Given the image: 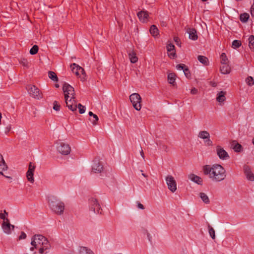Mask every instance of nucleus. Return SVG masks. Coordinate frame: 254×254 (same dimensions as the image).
I'll return each instance as SVG.
<instances>
[{"label":"nucleus","mask_w":254,"mask_h":254,"mask_svg":"<svg viewBox=\"0 0 254 254\" xmlns=\"http://www.w3.org/2000/svg\"><path fill=\"white\" fill-rule=\"evenodd\" d=\"M203 173L205 175H208L209 178L215 182H219L223 181L226 177V170L220 164H215L212 166L205 165L203 167Z\"/></svg>","instance_id":"1"},{"label":"nucleus","mask_w":254,"mask_h":254,"mask_svg":"<svg viewBox=\"0 0 254 254\" xmlns=\"http://www.w3.org/2000/svg\"><path fill=\"white\" fill-rule=\"evenodd\" d=\"M49 205L51 209L58 215L63 214L64 210V204L63 202L54 196L48 197Z\"/></svg>","instance_id":"2"},{"label":"nucleus","mask_w":254,"mask_h":254,"mask_svg":"<svg viewBox=\"0 0 254 254\" xmlns=\"http://www.w3.org/2000/svg\"><path fill=\"white\" fill-rule=\"evenodd\" d=\"M58 151L64 155L69 154L71 151V148L68 144L65 143L61 140L56 143Z\"/></svg>","instance_id":"3"},{"label":"nucleus","mask_w":254,"mask_h":254,"mask_svg":"<svg viewBox=\"0 0 254 254\" xmlns=\"http://www.w3.org/2000/svg\"><path fill=\"white\" fill-rule=\"evenodd\" d=\"M129 99L134 108L137 111H139L141 109L140 96L138 93H133L130 95Z\"/></svg>","instance_id":"4"},{"label":"nucleus","mask_w":254,"mask_h":254,"mask_svg":"<svg viewBox=\"0 0 254 254\" xmlns=\"http://www.w3.org/2000/svg\"><path fill=\"white\" fill-rule=\"evenodd\" d=\"M90 210L95 213L101 214L102 209L97 199L92 197L89 199Z\"/></svg>","instance_id":"5"},{"label":"nucleus","mask_w":254,"mask_h":254,"mask_svg":"<svg viewBox=\"0 0 254 254\" xmlns=\"http://www.w3.org/2000/svg\"><path fill=\"white\" fill-rule=\"evenodd\" d=\"M26 89L32 97L37 99L42 98V95L39 89L35 85H29L27 86Z\"/></svg>","instance_id":"6"},{"label":"nucleus","mask_w":254,"mask_h":254,"mask_svg":"<svg viewBox=\"0 0 254 254\" xmlns=\"http://www.w3.org/2000/svg\"><path fill=\"white\" fill-rule=\"evenodd\" d=\"M92 172L94 173H104V167L102 162L98 159L95 158L92 165Z\"/></svg>","instance_id":"7"},{"label":"nucleus","mask_w":254,"mask_h":254,"mask_svg":"<svg viewBox=\"0 0 254 254\" xmlns=\"http://www.w3.org/2000/svg\"><path fill=\"white\" fill-rule=\"evenodd\" d=\"M165 180L169 190L172 192H174L177 190V183L174 177L169 175L166 177Z\"/></svg>","instance_id":"8"},{"label":"nucleus","mask_w":254,"mask_h":254,"mask_svg":"<svg viewBox=\"0 0 254 254\" xmlns=\"http://www.w3.org/2000/svg\"><path fill=\"white\" fill-rule=\"evenodd\" d=\"M63 90L64 93V97L66 95L69 97V95H71V99H75L74 89L68 83H64L63 85Z\"/></svg>","instance_id":"9"},{"label":"nucleus","mask_w":254,"mask_h":254,"mask_svg":"<svg viewBox=\"0 0 254 254\" xmlns=\"http://www.w3.org/2000/svg\"><path fill=\"white\" fill-rule=\"evenodd\" d=\"M217 155L219 158L223 160H226L230 158V156L227 152L220 146H217L216 147Z\"/></svg>","instance_id":"10"},{"label":"nucleus","mask_w":254,"mask_h":254,"mask_svg":"<svg viewBox=\"0 0 254 254\" xmlns=\"http://www.w3.org/2000/svg\"><path fill=\"white\" fill-rule=\"evenodd\" d=\"M35 169V166L30 162L29 164L28 170L26 173V177L29 182L31 183H33L34 182V178L33 177L34 172Z\"/></svg>","instance_id":"11"},{"label":"nucleus","mask_w":254,"mask_h":254,"mask_svg":"<svg viewBox=\"0 0 254 254\" xmlns=\"http://www.w3.org/2000/svg\"><path fill=\"white\" fill-rule=\"evenodd\" d=\"M69 96L67 95L65 97V100L66 106L68 107L69 109L71 111L74 112L77 110V105L76 104V101L74 99H70L68 100Z\"/></svg>","instance_id":"12"},{"label":"nucleus","mask_w":254,"mask_h":254,"mask_svg":"<svg viewBox=\"0 0 254 254\" xmlns=\"http://www.w3.org/2000/svg\"><path fill=\"white\" fill-rule=\"evenodd\" d=\"M51 248V244L47 240L45 242L42 243L41 248L39 250V253L40 254H46Z\"/></svg>","instance_id":"13"},{"label":"nucleus","mask_w":254,"mask_h":254,"mask_svg":"<svg viewBox=\"0 0 254 254\" xmlns=\"http://www.w3.org/2000/svg\"><path fill=\"white\" fill-rule=\"evenodd\" d=\"M244 170L247 179L249 181H254V174L252 172L250 167L245 165Z\"/></svg>","instance_id":"14"},{"label":"nucleus","mask_w":254,"mask_h":254,"mask_svg":"<svg viewBox=\"0 0 254 254\" xmlns=\"http://www.w3.org/2000/svg\"><path fill=\"white\" fill-rule=\"evenodd\" d=\"M7 166L3 159L2 155L0 153V174L7 178H11L10 177L6 176L3 174L2 171L7 170Z\"/></svg>","instance_id":"15"},{"label":"nucleus","mask_w":254,"mask_h":254,"mask_svg":"<svg viewBox=\"0 0 254 254\" xmlns=\"http://www.w3.org/2000/svg\"><path fill=\"white\" fill-rule=\"evenodd\" d=\"M187 32L189 34V37L190 39L192 40H196L198 36L196 34V31L194 28H188L187 29Z\"/></svg>","instance_id":"16"},{"label":"nucleus","mask_w":254,"mask_h":254,"mask_svg":"<svg viewBox=\"0 0 254 254\" xmlns=\"http://www.w3.org/2000/svg\"><path fill=\"white\" fill-rule=\"evenodd\" d=\"M188 178L191 181L197 184L198 185H201L202 179L199 176H196L193 174H190L188 175Z\"/></svg>","instance_id":"17"},{"label":"nucleus","mask_w":254,"mask_h":254,"mask_svg":"<svg viewBox=\"0 0 254 254\" xmlns=\"http://www.w3.org/2000/svg\"><path fill=\"white\" fill-rule=\"evenodd\" d=\"M11 224L9 223V221L8 219H6V222L3 221L2 224V228L4 233L7 234H10L11 233Z\"/></svg>","instance_id":"18"},{"label":"nucleus","mask_w":254,"mask_h":254,"mask_svg":"<svg viewBox=\"0 0 254 254\" xmlns=\"http://www.w3.org/2000/svg\"><path fill=\"white\" fill-rule=\"evenodd\" d=\"M137 16L141 22H146L147 21L148 14L146 11H140L138 12Z\"/></svg>","instance_id":"19"},{"label":"nucleus","mask_w":254,"mask_h":254,"mask_svg":"<svg viewBox=\"0 0 254 254\" xmlns=\"http://www.w3.org/2000/svg\"><path fill=\"white\" fill-rule=\"evenodd\" d=\"M168 56L171 58H174L176 55L175 46L172 44H169L167 46Z\"/></svg>","instance_id":"20"},{"label":"nucleus","mask_w":254,"mask_h":254,"mask_svg":"<svg viewBox=\"0 0 254 254\" xmlns=\"http://www.w3.org/2000/svg\"><path fill=\"white\" fill-rule=\"evenodd\" d=\"M34 239L36 240L37 244H39L40 246L41 245L42 243L45 242L48 240L47 238H46L45 237L40 234L34 235Z\"/></svg>","instance_id":"21"},{"label":"nucleus","mask_w":254,"mask_h":254,"mask_svg":"<svg viewBox=\"0 0 254 254\" xmlns=\"http://www.w3.org/2000/svg\"><path fill=\"white\" fill-rule=\"evenodd\" d=\"M220 71L222 74H228L231 72V67L227 64H221Z\"/></svg>","instance_id":"22"},{"label":"nucleus","mask_w":254,"mask_h":254,"mask_svg":"<svg viewBox=\"0 0 254 254\" xmlns=\"http://www.w3.org/2000/svg\"><path fill=\"white\" fill-rule=\"evenodd\" d=\"M231 146L234 151L236 152H240L242 150V145L236 140H234L232 142Z\"/></svg>","instance_id":"23"},{"label":"nucleus","mask_w":254,"mask_h":254,"mask_svg":"<svg viewBox=\"0 0 254 254\" xmlns=\"http://www.w3.org/2000/svg\"><path fill=\"white\" fill-rule=\"evenodd\" d=\"M226 92L224 91H220L219 92L217 95L216 97V100L217 102L219 103H223L225 100Z\"/></svg>","instance_id":"24"},{"label":"nucleus","mask_w":254,"mask_h":254,"mask_svg":"<svg viewBox=\"0 0 254 254\" xmlns=\"http://www.w3.org/2000/svg\"><path fill=\"white\" fill-rule=\"evenodd\" d=\"M79 254H94V253L87 247H81L79 249Z\"/></svg>","instance_id":"25"},{"label":"nucleus","mask_w":254,"mask_h":254,"mask_svg":"<svg viewBox=\"0 0 254 254\" xmlns=\"http://www.w3.org/2000/svg\"><path fill=\"white\" fill-rule=\"evenodd\" d=\"M197 60L200 63L204 65H207L209 64L208 58L205 56L199 55L197 57Z\"/></svg>","instance_id":"26"},{"label":"nucleus","mask_w":254,"mask_h":254,"mask_svg":"<svg viewBox=\"0 0 254 254\" xmlns=\"http://www.w3.org/2000/svg\"><path fill=\"white\" fill-rule=\"evenodd\" d=\"M199 195L204 203L205 204H209L210 203L209 198L206 193L204 192H200Z\"/></svg>","instance_id":"27"},{"label":"nucleus","mask_w":254,"mask_h":254,"mask_svg":"<svg viewBox=\"0 0 254 254\" xmlns=\"http://www.w3.org/2000/svg\"><path fill=\"white\" fill-rule=\"evenodd\" d=\"M198 136L199 138H202L203 139H205L208 138H210L209 133L207 131H200L198 135Z\"/></svg>","instance_id":"28"},{"label":"nucleus","mask_w":254,"mask_h":254,"mask_svg":"<svg viewBox=\"0 0 254 254\" xmlns=\"http://www.w3.org/2000/svg\"><path fill=\"white\" fill-rule=\"evenodd\" d=\"M150 33L154 37L157 36L159 34L158 29L155 25H152L151 26L150 29Z\"/></svg>","instance_id":"29"},{"label":"nucleus","mask_w":254,"mask_h":254,"mask_svg":"<svg viewBox=\"0 0 254 254\" xmlns=\"http://www.w3.org/2000/svg\"><path fill=\"white\" fill-rule=\"evenodd\" d=\"M249 47L254 52V35H251L249 39Z\"/></svg>","instance_id":"30"},{"label":"nucleus","mask_w":254,"mask_h":254,"mask_svg":"<svg viewBox=\"0 0 254 254\" xmlns=\"http://www.w3.org/2000/svg\"><path fill=\"white\" fill-rule=\"evenodd\" d=\"M129 58L131 63L134 64L137 62L138 58L136 56L135 53L133 52H130L128 54Z\"/></svg>","instance_id":"31"},{"label":"nucleus","mask_w":254,"mask_h":254,"mask_svg":"<svg viewBox=\"0 0 254 254\" xmlns=\"http://www.w3.org/2000/svg\"><path fill=\"white\" fill-rule=\"evenodd\" d=\"M176 75L175 73H171L168 75V80L170 84L174 85L175 82Z\"/></svg>","instance_id":"32"},{"label":"nucleus","mask_w":254,"mask_h":254,"mask_svg":"<svg viewBox=\"0 0 254 254\" xmlns=\"http://www.w3.org/2000/svg\"><path fill=\"white\" fill-rule=\"evenodd\" d=\"M48 76L51 80H52L54 81H58V76L54 71H49L48 72Z\"/></svg>","instance_id":"33"},{"label":"nucleus","mask_w":254,"mask_h":254,"mask_svg":"<svg viewBox=\"0 0 254 254\" xmlns=\"http://www.w3.org/2000/svg\"><path fill=\"white\" fill-rule=\"evenodd\" d=\"M72 71L76 75H79L78 64L75 63L72 64L70 65Z\"/></svg>","instance_id":"34"},{"label":"nucleus","mask_w":254,"mask_h":254,"mask_svg":"<svg viewBox=\"0 0 254 254\" xmlns=\"http://www.w3.org/2000/svg\"><path fill=\"white\" fill-rule=\"evenodd\" d=\"M249 18V14L247 13H244L240 15V19L243 22H246Z\"/></svg>","instance_id":"35"},{"label":"nucleus","mask_w":254,"mask_h":254,"mask_svg":"<svg viewBox=\"0 0 254 254\" xmlns=\"http://www.w3.org/2000/svg\"><path fill=\"white\" fill-rule=\"evenodd\" d=\"M88 115L90 116H92V117L94 118V120L93 121L91 120V121L92 122V124L94 125H97V121H98L99 119H98V116L93 114L92 112L90 111L88 113Z\"/></svg>","instance_id":"36"},{"label":"nucleus","mask_w":254,"mask_h":254,"mask_svg":"<svg viewBox=\"0 0 254 254\" xmlns=\"http://www.w3.org/2000/svg\"><path fill=\"white\" fill-rule=\"evenodd\" d=\"M208 231H209V234L210 237L212 239H215V231L214 229L211 227L210 225H208Z\"/></svg>","instance_id":"37"},{"label":"nucleus","mask_w":254,"mask_h":254,"mask_svg":"<svg viewBox=\"0 0 254 254\" xmlns=\"http://www.w3.org/2000/svg\"><path fill=\"white\" fill-rule=\"evenodd\" d=\"M246 82L247 83V84L249 85V86H253V85H254V78L250 76H248L246 79Z\"/></svg>","instance_id":"38"},{"label":"nucleus","mask_w":254,"mask_h":254,"mask_svg":"<svg viewBox=\"0 0 254 254\" xmlns=\"http://www.w3.org/2000/svg\"><path fill=\"white\" fill-rule=\"evenodd\" d=\"M241 41L235 40L232 42V47L234 49L240 47L241 45Z\"/></svg>","instance_id":"39"},{"label":"nucleus","mask_w":254,"mask_h":254,"mask_svg":"<svg viewBox=\"0 0 254 254\" xmlns=\"http://www.w3.org/2000/svg\"><path fill=\"white\" fill-rule=\"evenodd\" d=\"M38 49L39 48L38 46H33L30 50V54L32 55L37 54L38 51Z\"/></svg>","instance_id":"40"},{"label":"nucleus","mask_w":254,"mask_h":254,"mask_svg":"<svg viewBox=\"0 0 254 254\" xmlns=\"http://www.w3.org/2000/svg\"><path fill=\"white\" fill-rule=\"evenodd\" d=\"M220 59L221 64H227L228 58L225 53H223L221 55Z\"/></svg>","instance_id":"41"},{"label":"nucleus","mask_w":254,"mask_h":254,"mask_svg":"<svg viewBox=\"0 0 254 254\" xmlns=\"http://www.w3.org/2000/svg\"><path fill=\"white\" fill-rule=\"evenodd\" d=\"M61 105L57 101H55L53 103V109L56 111H59Z\"/></svg>","instance_id":"42"},{"label":"nucleus","mask_w":254,"mask_h":254,"mask_svg":"<svg viewBox=\"0 0 254 254\" xmlns=\"http://www.w3.org/2000/svg\"><path fill=\"white\" fill-rule=\"evenodd\" d=\"M77 108H78L80 114H83L85 111V107L80 103L77 105Z\"/></svg>","instance_id":"43"},{"label":"nucleus","mask_w":254,"mask_h":254,"mask_svg":"<svg viewBox=\"0 0 254 254\" xmlns=\"http://www.w3.org/2000/svg\"><path fill=\"white\" fill-rule=\"evenodd\" d=\"M20 63L22 64L23 66L25 67L28 66V62L25 59H22L21 60Z\"/></svg>","instance_id":"44"},{"label":"nucleus","mask_w":254,"mask_h":254,"mask_svg":"<svg viewBox=\"0 0 254 254\" xmlns=\"http://www.w3.org/2000/svg\"><path fill=\"white\" fill-rule=\"evenodd\" d=\"M187 66L184 64H179L177 65L176 68L178 70H183L185 69V68H186Z\"/></svg>","instance_id":"45"},{"label":"nucleus","mask_w":254,"mask_h":254,"mask_svg":"<svg viewBox=\"0 0 254 254\" xmlns=\"http://www.w3.org/2000/svg\"><path fill=\"white\" fill-rule=\"evenodd\" d=\"M31 245L34 247H35V248H37V243L36 242V240L34 239V236L32 238V240L31 242Z\"/></svg>","instance_id":"46"},{"label":"nucleus","mask_w":254,"mask_h":254,"mask_svg":"<svg viewBox=\"0 0 254 254\" xmlns=\"http://www.w3.org/2000/svg\"><path fill=\"white\" fill-rule=\"evenodd\" d=\"M183 71L186 76L188 78L190 75V73L189 68L188 67L185 68Z\"/></svg>","instance_id":"47"},{"label":"nucleus","mask_w":254,"mask_h":254,"mask_svg":"<svg viewBox=\"0 0 254 254\" xmlns=\"http://www.w3.org/2000/svg\"><path fill=\"white\" fill-rule=\"evenodd\" d=\"M26 234L24 232H21L20 235L19 237V240L25 239L26 238Z\"/></svg>","instance_id":"48"},{"label":"nucleus","mask_w":254,"mask_h":254,"mask_svg":"<svg viewBox=\"0 0 254 254\" xmlns=\"http://www.w3.org/2000/svg\"><path fill=\"white\" fill-rule=\"evenodd\" d=\"M78 73L79 75L80 73L84 74L85 73L84 69L81 66L78 65Z\"/></svg>","instance_id":"49"},{"label":"nucleus","mask_w":254,"mask_h":254,"mask_svg":"<svg viewBox=\"0 0 254 254\" xmlns=\"http://www.w3.org/2000/svg\"><path fill=\"white\" fill-rule=\"evenodd\" d=\"M206 140L205 141V142L207 143V144L209 146L212 145V141L210 139V138L206 139Z\"/></svg>","instance_id":"50"},{"label":"nucleus","mask_w":254,"mask_h":254,"mask_svg":"<svg viewBox=\"0 0 254 254\" xmlns=\"http://www.w3.org/2000/svg\"><path fill=\"white\" fill-rule=\"evenodd\" d=\"M197 92H198V90L194 87L192 88L190 91L191 94H193V95L196 94L197 93Z\"/></svg>","instance_id":"51"},{"label":"nucleus","mask_w":254,"mask_h":254,"mask_svg":"<svg viewBox=\"0 0 254 254\" xmlns=\"http://www.w3.org/2000/svg\"><path fill=\"white\" fill-rule=\"evenodd\" d=\"M11 128V125H8L5 128V132L6 133H7L10 130Z\"/></svg>","instance_id":"52"},{"label":"nucleus","mask_w":254,"mask_h":254,"mask_svg":"<svg viewBox=\"0 0 254 254\" xmlns=\"http://www.w3.org/2000/svg\"><path fill=\"white\" fill-rule=\"evenodd\" d=\"M251 13L252 16L254 17V3L251 6Z\"/></svg>","instance_id":"53"},{"label":"nucleus","mask_w":254,"mask_h":254,"mask_svg":"<svg viewBox=\"0 0 254 254\" xmlns=\"http://www.w3.org/2000/svg\"><path fill=\"white\" fill-rule=\"evenodd\" d=\"M137 207L138 208L141 209H144V207L143 205L138 202H137Z\"/></svg>","instance_id":"54"},{"label":"nucleus","mask_w":254,"mask_h":254,"mask_svg":"<svg viewBox=\"0 0 254 254\" xmlns=\"http://www.w3.org/2000/svg\"><path fill=\"white\" fill-rule=\"evenodd\" d=\"M0 218L2 219H3L4 220V221H5V220L6 221V217H5V215L4 214H0Z\"/></svg>","instance_id":"55"},{"label":"nucleus","mask_w":254,"mask_h":254,"mask_svg":"<svg viewBox=\"0 0 254 254\" xmlns=\"http://www.w3.org/2000/svg\"><path fill=\"white\" fill-rule=\"evenodd\" d=\"M147 236L149 241L151 242V236L148 232H147Z\"/></svg>","instance_id":"56"},{"label":"nucleus","mask_w":254,"mask_h":254,"mask_svg":"<svg viewBox=\"0 0 254 254\" xmlns=\"http://www.w3.org/2000/svg\"><path fill=\"white\" fill-rule=\"evenodd\" d=\"M140 155L141 156H142V157L144 159V153H143V151L142 149V148H141V150L140 151Z\"/></svg>","instance_id":"57"},{"label":"nucleus","mask_w":254,"mask_h":254,"mask_svg":"<svg viewBox=\"0 0 254 254\" xmlns=\"http://www.w3.org/2000/svg\"><path fill=\"white\" fill-rule=\"evenodd\" d=\"M162 148L164 149L166 151H167V147L166 145H163Z\"/></svg>","instance_id":"58"},{"label":"nucleus","mask_w":254,"mask_h":254,"mask_svg":"<svg viewBox=\"0 0 254 254\" xmlns=\"http://www.w3.org/2000/svg\"><path fill=\"white\" fill-rule=\"evenodd\" d=\"M35 249H36V248H35V247L33 246V247H31V248H30V251H34V250Z\"/></svg>","instance_id":"59"},{"label":"nucleus","mask_w":254,"mask_h":254,"mask_svg":"<svg viewBox=\"0 0 254 254\" xmlns=\"http://www.w3.org/2000/svg\"><path fill=\"white\" fill-rule=\"evenodd\" d=\"M174 40L176 42H178L179 38L178 37H175Z\"/></svg>","instance_id":"60"},{"label":"nucleus","mask_w":254,"mask_h":254,"mask_svg":"<svg viewBox=\"0 0 254 254\" xmlns=\"http://www.w3.org/2000/svg\"><path fill=\"white\" fill-rule=\"evenodd\" d=\"M14 227H14V225H11V224L10 228H11L12 230H13V229H14Z\"/></svg>","instance_id":"61"},{"label":"nucleus","mask_w":254,"mask_h":254,"mask_svg":"<svg viewBox=\"0 0 254 254\" xmlns=\"http://www.w3.org/2000/svg\"><path fill=\"white\" fill-rule=\"evenodd\" d=\"M5 216L8 215L7 212L6 211V210H4V213Z\"/></svg>","instance_id":"62"},{"label":"nucleus","mask_w":254,"mask_h":254,"mask_svg":"<svg viewBox=\"0 0 254 254\" xmlns=\"http://www.w3.org/2000/svg\"><path fill=\"white\" fill-rule=\"evenodd\" d=\"M142 175L143 177H147V176L145 174H144V173H142Z\"/></svg>","instance_id":"63"},{"label":"nucleus","mask_w":254,"mask_h":254,"mask_svg":"<svg viewBox=\"0 0 254 254\" xmlns=\"http://www.w3.org/2000/svg\"><path fill=\"white\" fill-rule=\"evenodd\" d=\"M55 87H56V88H59V84H55Z\"/></svg>","instance_id":"64"}]
</instances>
